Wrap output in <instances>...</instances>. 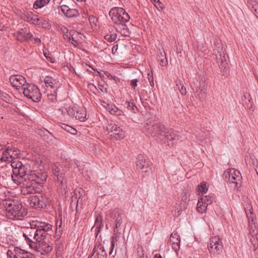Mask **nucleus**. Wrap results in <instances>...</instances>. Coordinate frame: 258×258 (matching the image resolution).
Instances as JSON below:
<instances>
[{
  "instance_id": "1",
  "label": "nucleus",
  "mask_w": 258,
  "mask_h": 258,
  "mask_svg": "<svg viewBox=\"0 0 258 258\" xmlns=\"http://www.w3.org/2000/svg\"><path fill=\"white\" fill-rule=\"evenodd\" d=\"M30 225L23 231V236L30 246L32 243L45 239L48 235L52 233V226L49 223L36 221H33Z\"/></svg>"
},
{
  "instance_id": "2",
  "label": "nucleus",
  "mask_w": 258,
  "mask_h": 258,
  "mask_svg": "<svg viewBox=\"0 0 258 258\" xmlns=\"http://www.w3.org/2000/svg\"><path fill=\"white\" fill-rule=\"evenodd\" d=\"M112 22L114 23V28L116 31L122 36H129L130 31L126 25L130 17L128 14L122 8L114 7L109 12Z\"/></svg>"
},
{
  "instance_id": "3",
  "label": "nucleus",
  "mask_w": 258,
  "mask_h": 258,
  "mask_svg": "<svg viewBox=\"0 0 258 258\" xmlns=\"http://www.w3.org/2000/svg\"><path fill=\"white\" fill-rule=\"evenodd\" d=\"M6 207L7 216L13 220H22L27 214L26 209L18 202H7Z\"/></svg>"
},
{
  "instance_id": "4",
  "label": "nucleus",
  "mask_w": 258,
  "mask_h": 258,
  "mask_svg": "<svg viewBox=\"0 0 258 258\" xmlns=\"http://www.w3.org/2000/svg\"><path fill=\"white\" fill-rule=\"evenodd\" d=\"M223 176L226 181L234 188H238L241 186L242 177L239 171L234 168L228 169L225 171Z\"/></svg>"
},
{
  "instance_id": "5",
  "label": "nucleus",
  "mask_w": 258,
  "mask_h": 258,
  "mask_svg": "<svg viewBox=\"0 0 258 258\" xmlns=\"http://www.w3.org/2000/svg\"><path fill=\"white\" fill-rule=\"evenodd\" d=\"M28 165H24L22 164V165L21 167H19L18 169L13 170V174L11 172L8 170L7 168L2 167L0 168V173L4 172V171H7L8 173V176L11 177L13 181L19 184L21 183V179L25 176H27V170Z\"/></svg>"
},
{
  "instance_id": "6",
  "label": "nucleus",
  "mask_w": 258,
  "mask_h": 258,
  "mask_svg": "<svg viewBox=\"0 0 258 258\" xmlns=\"http://www.w3.org/2000/svg\"><path fill=\"white\" fill-rule=\"evenodd\" d=\"M21 92L28 98L32 99L34 102H38L40 101L41 93L37 86L27 83L24 85Z\"/></svg>"
},
{
  "instance_id": "7",
  "label": "nucleus",
  "mask_w": 258,
  "mask_h": 258,
  "mask_svg": "<svg viewBox=\"0 0 258 258\" xmlns=\"http://www.w3.org/2000/svg\"><path fill=\"white\" fill-rule=\"evenodd\" d=\"M106 131L112 138L121 140L125 137L126 133L121 127L114 123H108L106 126Z\"/></svg>"
},
{
  "instance_id": "8",
  "label": "nucleus",
  "mask_w": 258,
  "mask_h": 258,
  "mask_svg": "<svg viewBox=\"0 0 258 258\" xmlns=\"http://www.w3.org/2000/svg\"><path fill=\"white\" fill-rule=\"evenodd\" d=\"M163 135L160 141L168 146L173 145L179 140L178 132L171 128H166L165 132Z\"/></svg>"
},
{
  "instance_id": "9",
  "label": "nucleus",
  "mask_w": 258,
  "mask_h": 258,
  "mask_svg": "<svg viewBox=\"0 0 258 258\" xmlns=\"http://www.w3.org/2000/svg\"><path fill=\"white\" fill-rule=\"evenodd\" d=\"M208 248L211 253L220 254L223 251V245L221 239L218 236H213L210 239Z\"/></svg>"
},
{
  "instance_id": "10",
  "label": "nucleus",
  "mask_w": 258,
  "mask_h": 258,
  "mask_svg": "<svg viewBox=\"0 0 258 258\" xmlns=\"http://www.w3.org/2000/svg\"><path fill=\"white\" fill-rule=\"evenodd\" d=\"M165 129L166 127L163 124L156 123L148 128V133L152 136L156 137L157 140L160 141Z\"/></svg>"
},
{
  "instance_id": "11",
  "label": "nucleus",
  "mask_w": 258,
  "mask_h": 258,
  "mask_svg": "<svg viewBox=\"0 0 258 258\" xmlns=\"http://www.w3.org/2000/svg\"><path fill=\"white\" fill-rule=\"evenodd\" d=\"M12 86L21 92L24 85L27 84L26 79L21 75H12L9 78Z\"/></svg>"
},
{
  "instance_id": "12",
  "label": "nucleus",
  "mask_w": 258,
  "mask_h": 258,
  "mask_svg": "<svg viewBox=\"0 0 258 258\" xmlns=\"http://www.w3.org/2000/svg\"><path fill=\"white\" fill-rule=\"evenodd\" d=\"M150 166V163L146 160L145 157L143 155L138 156L136 161V168L139 171L142 172H147Z\"/></svg>"
},
{
  "instance_id": "13",
  "label": "nucleus",
  "mask_w": 258,
  "mask_h": 258,
  "mask_svg": "<svg viewBox=\"0 0 258 258\" xmlns=\"http://www.w3.org/2000/svg\"><path fill=\"white\" fill-rule=\"evenodd\" d=\"M102 105L110 114L119 116L120 119L122 118V117H124V115L123 111L117 108L115 105L108 104L104 101L103 102Z\"/></svg>"
},
{
  "instance_id": "14",
  "label": "nucleus",
  "mask_w": 258,
  "mask_h": 258,
  "mask_svg": "<svg viewBox=\"0 0 258 258\" xmlns=\"http://www.w3.org/2000/svg\"><path fill=\"white\" fill-rule=\"evenodd\" d=\"M46 174L41 172L36 173L35 170L31 172L30 174H27L25 179H27L31 181H35L36 183L41 182L46 179Z\"/></svg>"
},
{
  "instance_id": "15",
  "label": "nucleus",
  "mask_w": 258,
  "mask_h": 258,
  "mask_svg": "<svg viewBox=\"0 0 258 258\" xmlns=\"http://www.w3.org/2000/svg\"><path fill=\"white\" fill-rule=\"evenodd\" d=\"M60 12L68 18L77 17L80 15L79 11L77 9H71L68 6L64 5L60 6Z\"/></svg>"
},
{
  "instance_id": "16",
  "label": "nucleus",
  "mask_w": 258,
  "mask_h": 258,
  "mask_svg": "<svg viewBox=\"0 0 258 258\" xmlns=\"http://www.w3.org/2000/svg\"><path fill=\"white\" fill-rule=\"evenodd\" d=\"M21 18L25 21L34 25L40 24V19L37 15L31 12H25L21 15Z\"/></svg>"
},
{
  "instance_id": "17",
  "label": "nucleus",
  "mask_w": 258,
  "mask_h": 258,
  "mask_svg": "<svg viewBox=\"0 0 258 258\" xmlns=\"http://www.w3.org/2000/svg\"><path fill=\"white\" fill-rule=\"evenodd\" d=\"M16 39L21 42L28 41L32 37V34L28 32L26 29H21L19 31L15 33Z\"/></svg>"
},
{
  "instance_id": "18",
  "label": "nucleus",
  "mask_w": 258,
  "mask_h": 258,
  "mask_svg": "<svg viewBox=\"0 0 258 258\" xmlns=\"http://www.w3.org/2000/svg\"><path fill=\"white\" fill-rule=\"evenodd\" d=\"M217 59L219 64V67L224 73V75H227L228 74V65L224 52H220L218 56H217Z\"/></svg>"
},
{
  "instance_id": "19",
  "label": "nucleus",
  "mask_w": 258,
  "mask_h": 258,
  "mask_svg": "<svg viewBox=\"0 0 258 258\" xmlns=\"http://www.w3.org/2000/svg\"><path fill=\"white\" fill-rule=\"evenodd\" d=\"M169 242L171 245L172 249L177 253L180 249V239L179 235L177 233H172Z\"/></svg>"
},
{
  "instance_id": "20",
  "label": "nucleus",
  "mask_w": 258,
  "mask_h": 258,
  "mask_svg": "<svg viewBox=\"0 0 258 258\" xmlns=\"http://www.w3.org/2000/svg\"><path fill=\"white\" fill-rule=\"evenodd\" d=\"M44 240L45 239L41 241L40 242H38V243L36 246L37 251L40 252L43 254L45 253H48L52 250V246L45 242Z\"/></svg>"
},
{
  "instance_id": "21",
  "label": "nucleus",
  "mask_w": 258,
  "mask_h": 258,
  "mask_svg": "<svg viewBox=\"0 0 258 258\" xmlns=\"http://www.w3.org/2000/svg\"><path fill=\"white\" fill-rule=\"evenodd\" d=\"M44 82L47 89L55 90L58 87V82L51 76H46L44 79Z\"/></svg>"
},
{
  "instance_id": "22",
  "label": "nucleus",
  "mask_w": 258,
  "mask_h": 258,
  "mask_svg": "<svg viewBox=\"0 0 258 258\" xmlns=\"http://www.w3.org/2000/svg\"><path fill=\"white\" fill-rule=\"evenodd\" d=\"M78 107L79 106L77 104H74L72 102L67 103L64 104V110H62V112L66 111L71 117H74L76 114V112Z\"/></svg>"
},
{
  "instance_id": "23",
  "label": "nucleus",
  "mask_w": 258,
  "mask_h": 258,
  "mask_svg": "<svg viewBox=\"0 0 258 258\" xmlns=\"http://www.w3.org/2000/svg\"><path fill=\"white\" fill-rule=\"evenodd\" d=\"M37 196V201L40 203L39 209L44 208L50 205V200L45 194H39Z\"/></svg>"
},
{
  "instance_id": "24",
  "label": "nucleus",
  "mask_w": 258,
  "mask_h": 258,
  "mask_svg": "<svg viewBox=\"0 0 258 258\" xmlns=\"http://www.w3.org/2000/svg\"><path fill=\"white\" fill-rule=\"evenodd\" d=\"M95 253L97 258H107V253L105 250L104 246L99 245L97 247H95L93 250V253L91 255V258Z\"/></svg>"
},
{
  "instance_id": "25",
  "label": "nucleus",
  "mask_w": 258,
  "mask_h": 258,
  "mask_svg": "<svg viewBox=\"0 0 258 258\" xmlns=\"http://www.w3.org/2000/svg\"><path fill=\"white\" fill-rule=\"evenodd\" d=\"M35 185L36 183L34 182L27 183L26 185L22 188L21 192L22 194L24 195H26L35 192L36 191L35 188Z\"/></svg>"
},
{
  "instance_id": "26",
  "label": "nucleus",
  "mask_w": 258,
  "mask_h": 258,
  "mask_svg": "<svg viewBox=\"0 0 258 258\" xmlns=\"http://www.w3.org/2000/svg\"><path fill=\"white\" fill-rule=\"evenodd\" d=\"M6 150L8 155L10 156L11 160L19 157L20 152L17 148L12 146H8L7 147Z\"/></svg>"
},
{
  "instance_id": "27",
  "label": "nucleus",
  "mask_w": 258,
  "mask_h": 258,
  "mask_svg": "<svg viewBox=\"0 0 258 258\" xmlns=\"http://www.w3.org/2000/svg\"><path fill=\"white\" fill-rule=\"evenodd\" d=\"M87 112L86 110L84 108H78L76 114L74 117H75L76 119H78L81 121H84L86 118Z\"/></svg>"
},
{
  "instance_id": "28",
  "label": "nucleus",
  "mask_w": 258,
  "mask_h": 258,
  "mask_svg": "<svg viewBox=\"0 0 258 258\" xmlns=\"http://www.w3.org/2000/svg\"><path fill=\"white\" fill-rule=\"evenodd\" d=\"M103 217L101 215H98L96 217L95 222V234H96V236L98 233H99L103 227V224L102 223Z\"/></svg>"
},
{
  "instance_id": "29",
  "label": "nucleus",
  "mask_w": 258,
  "mask_h": 258,
  "mask_svg": "<svg viewBox=\"0 0 258 258\" xmlns=\"http://www.w3.org/2000/svg\"><path fill=\"white\" fill-rule=\"evenodd\" d=\"M41 132L43 134L40 133V135L48 143H51L55 140V137L47 130H44Z\"/></svg>"
},
{
  "instance_id": "30",
  "label": "nucleus",
  "mask_w": 258,
  "mask_h": 258,
  "mask_svg": "<svg viewBox=\"0 0 258 258\" xmlns=\"http://www.w3.org/2000/svg\"><path fill=\"white\" fill-rule=\"evenodd\" d=\"M52 170L54 175L57 177V180L60 181V183L62 184L63 177L62 175V173H60V169L58 166L56 165H53Z\"/></svg>"
},
{
  "instance_id": "31",
  "label": "nucleus",
  "mask_w": 258,
  "mask_h": 258,
  "mask_svg": "<svg viewBox=\"0 0 258 258\" xmlns=\"http://www.w3.org/2000/svg\"><path fill=\"white\" fill-rule=\"evenodd\" d=\"M158 58L160 66L162 67H165L168 64V60L166 57V55L164 50H163V52H160L158 54Z\"/></svg>"
},
{
  "instance_id": "32",
  "label": "nucleus",
  "mask_w": 258,
  "mask_h": 258,
  "mask_svg": "<svg viewBox=\"0 0 258 258\" xmlns=\"http://www.w3.org/2000/svg\"><path fill=\"white\" fill-rule=\"evenodd\" d=\"M28 203L30 206L34 208H39L40 203L37 201V196H31L28 199Z\"/></svg>"
},
{
  "instance_id": "33",
  "label": "nucleus",
  "mask_w": 258,
  "mask_h": 258,
  "mask_svg": "<svg viewBox=\"0 0 258 258\" xmlns=\"http://www.w3.org/2000/svg\"><path fill=\"white\" fill-rule=\"evenodd\" d=\"M207 207L208 204H205L202 201L199 200L197 207V211L199 213L202 214L205 212L207 210Z\"/></svg>"
},
{
  "instance_id": "34",
  "label": "nucleus",
  "mask_w": 258,
  "mask_h": 258,
  "mask_svg": "<svg viewBox=\"0 0 258 258\" xmlns=\"http://www.w3.org/2000/svg\"><path fill=\"white\" fill-rule=\"evenodd\" d=\"M49 2V0H36L33 4V8L35 9H41Z\"/></svg>"
},
{
  "instance_id": "35",
  "label": "nucleus",
  "mask_w": 258,
  "mask_h": 258,
  "mask_svg": "<svg viewBox=\"0 0 258 258\" xmlns=\"http://www.w3.org/2000/svg\"><path fill=\"white\" fill-rule=\"evenodd\" d=\"M122 223V219L121 215L120 214H117V216H115V227L114 229V232H118V227H119Z\"/></svg>"
},
{
  "instance_id": "36",
  "label": "nucleus",
  "mask_w": 258,
  "mask_h": 258,
  "mask_svg": "<svg viewBox=\"0 0 258 258\" xmlns=\"http://www.w3.org/2000/svg\"><path fill=\"white\" fill-rule=\"evenodd\" d=\"M198 188L199 194L202 196L207 191L208 186L207 183L202 182L198 185Z\"/></svg>"
},
{
  "instance_id": "37",
  "label": "nucleus",
  "mask_w": 258,
  "mask_h": 258,
  "mask_svg": "<svg viewBox=\"0 0 258 258\" xmlns=\"http://www.w3.org/2000/svg\"><path fill=\"white\" fill-rule=\"evenodd\" d=\"M124 106L127 108V109L133 113H136L138 110L137 107L132 102L126 101L124 103Z\"/></svg>"
},
{
  "instance_id": "38",
  "label": "nucleus",
  "mask_w": 258,
  "mask_h": 258,
  "mask_svg": "<svg viewBox=\"0 0 258 258\" xmlns=\"http://www.w3.org/2000/svg\"><path fill=\"white\" fill-rule=\"evenodd\" d=\"M114 234L111 238V247L110 251L109 252V254H111L112 253L114 247L115 243L117 241L118 235L117 234L118 232H114Z\"/></svg>"
},
{
  "instance_id": "39",
  "label": "nucleus",
  "mask_w": 258,
  "mask_h": 258,
  "mask_svg": "<svg viewBox=\"0 0 258 258\" xmlns=\"http://www.w3.org/2000/svg\"><path fill=\"white\" fill-rule=\"evenodd\" d=\"M200 91L199 93V99L203 101L206 98L207 89L204 87H202L201 88H200Z\"/></svg>"
},
{
  "instance_id": "40",
  "label": "nucleus",
  "mask_w": 258,
  "mask_h": 258,
  "mask_svg": "<svg viewBox=\"0 0 258 258\" xmlns=\"http://www.w3.org/2000/svg\"><path fill=\"white\" fill-rule=\"evenodd\" d=\"M0 97L2 98V99L3 100H4V101H5L7 103H10L12 101V98L9 95H8V94H7L6 93L1 92V91H0Z\"/></svg>"
},
{
  "instance_id": "41",
  "label": "nucleus",
  "mask_w": 258,
  "mask_h": 258,
  "mask_svg": "<svg viewBox=\"0 0 258 258\" xmlns=\"http://www.w3.org/2000/svg\"><path fill=\"white\" fill-rule=\"evenodd\" d=\"M62 128L73 135H75L77 133V131L74 128L66 124L62 125Z\"/></svg>"
},
{
  "instance_id": "42",
  "label": "nucleus",
  "mask_w": 258,
  "mask_h": 258,
  "mask_svg": "<svg viewBox=\"0 0 258 258\" xmlns=\"http://www.w3.org/2000/svg\"><path fill=\"white\" fill-rule=\"evenodd\" d=\"M116 34L115 33H109L107 34L104 36V39L108 41V42H113L114 41L116 38Z\"/></svg>"
},
{
  "instance_id": "43",
  "label": "nucleus",
  "mask_w": 258,
  "mask_h": 258,
  "mask_svg": "<svg viewBox=\"0 0 258 258\" xmlns=\"http://www.w3.org/2000/svg\"><path fill=\"white\" fill-rule=\"evenodd\" d=\"M199 200L202 201L204 203L208 204V205L211 204L213 201L212 198L209 196H203L202 195L201 199Z\"/></svg>"
},
{
  "instance_id": "44",
  "label": "nucleus",
  "mask_w": 258,
  "mask_h": 258,
  "mask_svg": "<svg viewBox=\"0 0 258 258\" xmlns=\"http://www.w3.org/2000/svg\"><path fill=\"white\" fill-rule=\"evenodd\" d=\"M1 160L2 162H7L11 161L9 155H8L6 149L3 152L2 156L1 157Z\"/></svg>"
},
{
  "instance_id": "45",
  "label": "nucleus",
  "mask_w": 258,
  "mask_h": 258,
  "mask_svg": "<svg viewBox=\"0 0 258 258\" xmlns=\"http://www.w3.org/2000/svg\"><path fill=\"white\" fill-rule=\"evenodd\" d=\"M255 223H251V222L249 221V232L252 235H255L257 234V231L255 230Z\"/></svg>"
},
{
  "instance_id": "46",
  "label": "nucleus",
  "mask_w": 258,
  "mask_h": 258,
  "mask_svg": "<svg viewBox=\"0 0 258 258\" xmlns=\"http://www.w3.org/2000/svg\"><path fill=\"white\" fill-rule=\"evenodd\" d=\"M10 162H11V165L13 170L17 169L22 165V162L19 161H13V160H12V161H10Z\"/></svg>"
},
{
  "instance_id": "47",
  "label": "nucleus",
  "mask_w": 258,
  "mask_h": 258,
  "mask_svg": "<svg viewBox=\"0 0 258 258\" xmlns=\"http://www.w3.org/2000/svg\"><path fill=\"white\" fill-rule=\"evenodd\" d=\"M189 191L188 189H184L183 191V196L182 197L181 200L184 202L186 203L188 201V197L189 196Z\"/></svg>"
},
{
  "instance_id": "48",
  "label": "nucleus",
  "mask_w": 258,
  "mask_h": 258,
  "mask_svg": "<svg viewBox=\"0 0 258 258\" xmlns=\"http://www.w3.org/2000/svg\"><path fill=\"white\" fill-rule=\"evenodd\" d=\"M55 90H54L53 93H52V91H51L50 93H47V96L48 98V99L51 102H54L56 100V97L55 95Z\"/></svg>"
},
{
  "instance_id": "49",
  "label": "nucleus",
  "mask_w": 258,
  "mask_h": 258,
  "mask_svg": "<svg viewBox=\"0 0 258 258\" xmlns=\"http://www.w3.org/2000/svg\"><path fill=\"white\" fill-rule=\"evenodd\" d=\"M246 215L248 219V221L251 222V223H254L255 220V217L254 215L252 214L251 212H249V213H246Z\"/></svg>"
},
{
  "instance_id": "50",
  "label": "nucleus",
  "mask_w": 258,
  "mask_h": 258,
  "mask_svg": "<svg viewBox=\"0 0 258 258\" xmlns=\"http://www.w3.org/2000/svg\"><path fill=\"white\" fill-rule=\"evenodd\" d=\"M176 86H178V89L181 94L182 95H185L186 94V90L185 87L182 84H176Z\"/></svg>"
},
{
  "instance_id": "51",
  "label": "nucleus",
  "mask_w": 258,
  "mask_h": 258,
  "mask_svg": "<svg viewBox=\"0 0 258 258\" xmlns=\"http://www.w3.org/2000/svg\"><path fill=\"white\" fill-rule=\"evenodd\" d=\"M154 5L156 7V8L159 10L160 9H162V7L161 6V3L159 0H151Z\"/></svg>"
},
{
  "instance_id": "52",
  "label": "nucleus",
  "mask_w": 258,
  "mask_h": 258,
  "mask_svg": "<svg viewBox=\"0 0 258 258\" xmlns=\"http://www.w3.org/2000/svg\"><path fill=\"white\" fill-rule=\"evenodd\" d=\"M139 82V80L137 79H133L131 81L130 85L132 89L134 90H135L136 87L138 86V83Z\"/></svg>"
},
{
  "instance_id": "53",
  "label": "nucleus",
  "mask_w": 258,
  "mask_h": 258,
  "mask_svg": "<svg viewBox=\"0 0 258 258\" xmlns=\"http://www.w3.org/2000/svg\"><path fill=\"white\" fill-rule=\"evenodd\" d=\"M148 80L150 83V84L152 87H153L154 86V78H153V74H150V73H149L148 75Z\"/></svg>"
},
{
  "instance_id": "54",
  "label": "nucleus",
  "mask_w": 258,
  "mask_h": 258,
  "mask_svg": "<svg viewBox=\"0 0 258 258\" xmlns=\"http://www.w3.org/2000/svg\"><path fill=\"white\" fill-rule=\"evenodd\" d=\"M89 21L90 24L93 26V25H96V22L97 21V19L95 17L93 16H90L89 17Z\"/></svg>"
},
{
  "instance_id": "55",
  "label": "nucleus",
  "mask_w": 258,
  "mask_h": 258,
  "mask_svg": "<svg viewBox=\"0 0 258 258\" xmlns=\"http://www.w3.org/2000/svg\"><path fill=\"white\" fill-rule=\"evenodd\" d=\"M44 55L48 60H49L51 62H54V58L51 56H49V54L48 53H47L46 52H44Z\"/></svg>"
},
{
  "instance_id": "56",
  "label": "nucleus",
  "mask_w": 258,
  "mask_h": 258,
  "mask_svg": "<svg viewBox=\"0 0 258 258\" xmlns=\"http://www.w3.org/2000/svg\"><path fill=\"white\" fill-rule=\"evenodd\" d=\"M69 40L71 41V43L75 47L77 46L78 45V41L75 39V37L73 36H72V38L69 37Z\"/></svg>"
},
{
  "instance_id": "57",
  "label": "nucleus",
  "mask_w": 258,
  "mask_h": 258,
  "mask_svg": "<svg viewBox=\"0 0 258 258\" xmlns=\"http://www.w3.org/2000/svg\"><path fill=\"white\" fill-rule=\"evenodd\" d=\"M252 10L254 12L255 15H258V4H255L252 5ZM258 18V16H257Z\"/></svg>"
},
{
  "instance_id": "58",
  "label": "nucleus",
  "mask_w": 258,
  "mask_h": 258,
  "mask_svg": "<svg viewBox=\"0 0 258 258\" xmlns=\"http://www.w3.org/2000/svg\"><path fill=\"white\" fill-rule=\"evenodd\" d=\"M0 175L3 177V178L7 179V178H9L8 176V173L7 171H4V172L0 173Z\"/></svg>"
},
{
  "instance_id": "59",
  "label": "nucleus",
  "mask_w": 258,
  "mask_h": 258,
  "mask_svg": "<svg viewBox=\"0 0 258 258\" xmlns=\"http://www.w3.org/2000/svg\"><path fill=\"white\" fill-rule=\"evenodd\" d=\"M61 30L64 33H68V29L66 27H62L61 28Z\"/></svg>"
},
{
  "instance_id": "60",
  "label": "nucleus",
  "mask_w": 258,
  "mask_h": 258,
  "mask_svg": "<svg viewBox=\"0 0 258 258\" xmlns=\"http://www.w3.org/2000/svg\"><path fill=\"white\" fill-rule=\"evenodd\" d=\"M153 258H162V257L160 254L157 253L154 255Z\"/></svg>"
},
{
  "instance_id": "61",
  "label": "nucleus",
  "mask_w": 258,
  "mask_h": 258,
  "mask_svg": "<svg viewBox=\"0 0 258 258\" xmlns=\"http://www.w3.org/2000/svg\"><path fill=\"white\" fill-rule=\"evenodd\" d=\"M40 42H41L40 39H39V38H35V43H40Z\"/></svg>"
},
{
  "instance_id": "62",
  "label": "nucleus",
  "mask_w": 258,
  "mask_h": 258,
  "mask_svg": "<svg viewBox=\"0 0 258 258\" xmlns=\"http://www.w3.org/2000/svg\"><path fill=\"white\" fill-rule=\"evenodd\" d=\"M78 2H85L86 0H77Z\"/></svg>"
},
{
  "instance_id": "63",
  "label": "nucleus",
  "mask_w": 258,
  "mask_h": 258,
  "mask_svg": "<svg viewBox=\"0 0 258 258\" xmlns=\"http://www.w3.org/2000/svg\"><path fill=\"white\" fill-rule=\"evenodd\" d=\"M113 50H117V48H114V46H113L112 48V51H113Z\"/></svg>"
},
{
  "instance_id": "64",
  "label": "nucleus",
  "mask_w": 258,
  "mask_h": 258,
  "mask_svg": "<svg viewBox=\"0 0 258 258\" xmlns=\"http://www.w3.org/2000/svg\"><path fill=\"white\" fill-rule=\"evenodd\" d=\"M113 50H117V48H114V46H113L112 48V51H113Z\"/></svg>"
}]
</instances>
